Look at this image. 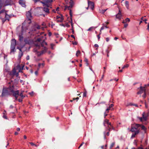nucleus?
<instances>
[{"mask_svg":"<svg viewBox=\"0 0 149 149\" xmlns=\"http://www.w3.org/2000/svg\"><path fill=\"white\" fill-rule=\"evenodd\" d=\"M57 18L58 19L57 21L59 22H62L63 19V17L62 16H57Z\"/></svg>","mask_w":149,"mask_h":149,"instance_id":"obj_20","label":"nucleus"},{"mask_svg":"<svg viewBox=\"0 0 149 149\" xmlns=\"http://www.w3.org/2000/svg\"><path fill=\"white\" fill-rule=\"evenodd\" d=\"M9 92H11L12 93V91L13 90V91H15V89L14 88L13 86H10L8 88Z\"/></svg>","mask_w":149,"mask_h":149,"instance_id":"obj_22","label":"nucleus"},{"mask_svg":"<svg viewBox=\"0 0 149 149\" xmlns=\"http://www.w3.org/2000/svg\"><path fill=\"white\" fill-rule=\"evenodd\" d=\"M85 62L86 63V65L87 66H88V59H86V58H85Z\"/></svg>","mask_w":149,"mask_h":149,"instance_id":"obj_34","label":"nucleus"},{"mask_svg":"<svg viewBox=\"0 0 149 149\" xmlns=\"http://www.w3.org/2000/svg\"><path fill=\"white\" fill-rule=\"evenodd\" d=\"M31 10V9L30 10L27 12L26 13V16L28 19V22L29 24L31 22V18L32 17Z\"/></svg>","mask_w":149,"mask_h":149,"instance_id":"obj_9","label":"nucleus"},{"mask_svg":"<svg viewBox=\"0 0 149 149\" xmlns=\"http://www.w3.org/2000/svg\"><path fill=\"white\" fill-rule=\"evenodd\" d=\"M52 35V33H51L50 32H49V33H48V35L49 36H50Z\"/></svg>","mask_w":149,"mask_h":149,"instance_id":"obj_62","label":"nucleus"},{"mask_svg":"<svg viewBox=\"0 0 149 149\" xmlns=\"http://www.w3.org/2000/svg\"><path fill=\"white\" fill-rule=\"evenodd\" d=\"M23 55V53L22 52H20L18 55V57L19 58H20Z\"/></svg>","mask_w":149,"mask_h":149,"instance_id":"obj_28","label":"nucleus"},{"mask_svg":"<svg viewBox=\"0 0 149 149\" xmlns=\"http://www.w3.org/2000/svg\"><path fill=\"white\" fill-rule=\"evenodd\" d=\"M141 125V128L143 130H144L145 131V132H146V131L147 129L146 128L144 125Z\"/></svg>","mask_w":149,"mask_h":149,"instance_id":"obj_27","label":"nucleus"},{"mask_svg":"<svg viewBox=\"0 0 149 149\" xmlns=\"http://www.w3.org/2000/svg\"><path fill=\"white\" fill-rule=\"evenodd\" d=\"M42 26H44V27H46V25H45V23L43 22L42 23Z\"/></svg>","mask_w":149,"mask_h":149,"instance_id":"obj_47","label":"nucleus"},{"mask_svg":"<svg viewBox=\"0 0 149 149\" xmlns=\"http://www.w3.org/2000/svg\"><path fill=\"white\" fill-rule=\"evenodd\" d=\"M125 5L127 9H129V2L127 1H126L125 2Z\"/></svg>","mask_w":149,"mask_h":149,"instance_id":"obj_25","label":"nucleus"},{"mask_svg":"<svg viewBox=\"0 0 149 149\" xmlns=\"http://www.w3.org/2000/svg\"><path fill=\"white\" fill-rule=\"evenodd\" d=\"M113 106V104H111L109 106V107L110 108L111 107H112Z\"/></svg>","mask_w":149,"mask_h":149,"instance_id":"obj_54","label":"nucleus"},{"mask_svg":"<svg viewBox=\"0 0 149 149\" xmlns=\"http://www.w3.org/2000/svg\"><path fill=\"white\" fill-rule=\"evenodd\" d=\"M38 11L39 10L40 11L43 10L47 14H49V9L47 7H44L43 8H39L38 9Z\"/></svg>","mask_w":149,"mask_h":149,"instance_id":"obj_11","label":"nucleus"},{"mask_svg":"<svg viewBox=\"0 0 149 149\" xmlns=\"http://www.w3.org/2000/svg\"><path fill=\"white\" fill-rule=\"evenodd\" d=\"M139 132V130H138L136 131L134 133L132 134V136H131V138H133L135 137V136L136 135L138 134Z\"/></svg>","mask_w":149,"mask_h":149,"instance_id":"obj_24","label":"nucleus"},{"mask_svg":"<svg viewBox=\"0 0 149 149\" xmlns=\"http://www.w3.org/2000/svg\"><path fill=\"white\" fill-rule=\"evenodd\" d=\"M140 126H141L139 124H134V127L131 128L130 131L132 132H135L137 128Z\"/></svg>","mask_w":149,"mask_h":149,"instance_id":"obj_12","label":"nucleus"},{"mask_svg":"<svg viewBox=\"0 0 149 149\" xmlns=\"http://www.w3.org/2000/svg\"><path fill=\"white\" fill-rule=\"evenodd\" d=\"M104 126H106V124L108 125L109 127V125L111 127H112L111 123L109 122V120L108 119H105L104 123Z\"/></svg>","mask_w":149,"mask_h":149,"instance_id":"obj_18","label":"nucleus"},{"mask_svg":"<svg viewBox=\"0 0 149 149\" xmlns=\"http://www.w3.org/2000/svg\"><path fill=\"white\" fill-rule=\"evenodd\" d=\"M3 117L6 119H7V116L6 115H3Z\"/></svg>","mask_w":149,"mask_h":149,"instance_id":"obj_45","label":"nucleus"},{"mask_svg":"<svg viewBox=\"0 0 149 149\" xmlns=\"http://www.w3.org/2000/svg\"><path fill=\"white\" fill-rule=\"evenodd\" d=\"M128 26V24H124V27L125 28H126Z\"/></svg>","mask_w":149,"mask_h":149,"instance_id":"obj_56","label":"nucleus"},{"mask_svg":"<svg viewBox=\"0 0 149 149\" xmlns=\"http://www.w3.org/2000/svg\"><path fill=\"white\" fill-rule=\"evenodd\" d=\"M143 17H142V18H141V19L142 20H143V21H145V23H146H146H147V22H146V21L147 20H146V19H144V20H143Z\"/></svg>","mask_w":149,"mask_h":149,"instance_id":"obj_49","label":"nucleus"},{"mask_svg":"<svg viewBox=\"0 0 149 149\" xmlns=\"http://www.w3.org/2000/svg\"><path fill=\"white\" fill-rule=\"evenodd\" d=\"M84 142H83L79 146V148L83 144H84Z\"/></svg>","mask_w":149,"mask_h":149,"instance_id":"obj_63","label":"nucleus"},{"mask_svg":"<svg viewBox=\"0 0 149 149\" xmlns=\"http://www.w3.org/2000/svg\"><path fill=\"white\" fill-rule=\"evenodd\" d=\"M38 72L37 71H36L35 72V74L36 75H37L38 74Z\"/></svg>","mask_w":149,"mask_h":149,"instance_id":"obj_51","label":"nucleus"},{"mask_svg":"<svg viewBox=\"0 0 149 149\" xmlns=\"http://www.w3.org/2000/svg\"><path fill=\"white\" fill-rule=\"evenodd\" d=\"M110 108L109 107L108 108H107L106 110V112H107V113H108L109 112V110H110Z\"/></svg>","mask_w":149,"mask_h":149,"instance_id":"obj_39","label":"nucleus"},{"mask_svg":"<svg viewBox=\"0 0 149 149\" xmlns=\"http://www.w3.org/2000/svg\"><path fill=\"white\" fill-rule=\"evenodd\" d=\"M54 25H55L52 22L49 23V26L51 27L52 28H53L54 26Z\"/></svg>","mask_w":149,"mask_h":149,"instance_id":"obj_29","label":"nucleus"},{"mask_svg":"<svg viewBox=\"0 0 149 149\" xmlns=\"http://www.w3.org/2000/svg\"><path fill=\"white\" fill-rule=\"evenodd\" d=\"M80 54V52L79 50H78L76 53V56H78Z\"/></svg>","mask_w":149,"mask_h":149,"instance_id":"obj_32","label":"nucleus"},{"mask_svg":"<svg viewBox=\"0 0 149 149\" xmlns=\"http://www.w3.org/2000/svg\"><path fill=\"white\" fill-rule=\"evenodd\" d=\"M25 24L24 22L23 23L22 26V32L21 33H17L19 38V40L20 41H22L23 40V37L22 36V33L26 32V30L28 29V28L27 27H25L24 26Z\"/></svg>","mask_w":149,"mask_h":149,"instance_id":"obj_4","label":"nucleus"},{"mask_svg":"<svg viewBox=\"0 0 149 149\" xmlns=\"http://www.w3.org/2000/svg\"><path fill=\"white\" fill-rule=\"evenodd\" d=\"M7 11L4 10H2L0 11V18H1L2 21L4 22L6 20H9L10 18L13 15H8L7 14Z\"/></svg>","mask_w":149,"mask_h":149,"instance_id":"obj_1","label":"nucleus"},{"mask_svg":"<svg viewBox=\"0 0 149 149\" xmlns=\"http://www.w3.org/2000/svg\"><path fill=\"white\" fill-rule=\"evenodd\" d=\"M0 0L1 2V3H0V8H1L3 6V1H2V0Z\"/></svg>","mask_w":149,"mask_h":149,"instance_id":"obj_33","label":"nucleus"},{"mask_svg":"<svg viewBox=\"0 0 149 149\" xmlns=\"http://www.w3.org/2000/svg\"><path fill=\"white\" fill-rule=\"evenodd\" d=\"M65 1L67 5L65 6L64 10H69L70 14V16L72 17V12L71 9L73 7L74 4V2L72 0H65Z\"/></svg>","mask_w":149,"mask_h":149,"instance_id":"obj_2","label":"nucleus"},{"mask_svg":"<svg viewBox=\"0 0 149 149\" xmlns=\"http://www.w3.org/2000/svg\"><path fill=\"white\" fill-rule=\"evenodd\" d=\"M33 28L31 30L32 31H35L36 30V28L37 29H39L40 28V26L39 25H37L35 24L33 26Z\"/></svg>","mask_w":149,"mask_h":149,"instance_id":"obj_21","label":"nucleus"},{"mask_svg":"<svg viewBox=\"0 0 149 149\" xmlns=\"http://www.w3.org/2000/svg\"><path fill=\"white\" fill-rule=\"evenodd\" d=\"M129 66V65L127 64L125 65H124L122 68V69H123L125 68H127Z\"/></svg>","mask_w":149,"mask_h":149,"instance_id":"obj_35","label":"nucleus"},{"mask_svg":"<svg viewBox=\"0 0 149 149\" xmlns=\"http://www.w3.org/2000/svg\"><path fill=\"white\" fill-rule=\"evenodd\" d=\"M107 112H105L104 113V118H105V117L106 116H107Z\"/></svg>","mask_w":149,"mask_h":149,"instance_id":"obj_44","label":"nucleus"},{"mask_svg":"<svg viewBox=\"0 0 149 149\" xmlns=\"http://www.w3.org/2000/svg\"><path fill=\"white\" fill-rule=\"evenodd\" d=\"M12 93L13 95L15 98V100L16 101L17 100L18 96H19V90H17L13 91V90H12Z\"/></svg>","mask_w":149,"mask_h":149,"instance_id":"obj_10","label":"nucleus"},{"mask_svg":"<svg viewBox=\"0 0 149 149\" xmlns=\"http://www.w3.org/2000/svg\"><path fill=\"white\" fill-rule=\"evenodd\" d=\"M88 7L87 8V9H88V8L89 7L92 10H93L94 8V3L91 1H88Z\"/></svg>","mask_w":149,"mask_h":149,"instance_id":"obj_14","label":"nucleus"},{"mask_svg":"<svg viewBox=\"0 0 149 149\" xmlns=\"http://www.w3.org/2000/svg\"><path fill=\"white\" fill-rule=\"evenodd\" d=\"M54 45L53 44H51V48L52 49H53V47Z\"/></svg>","mask_w":149,"mask_h":149,"instance_id":"obj_55","label":"nucleus"},{"mask_svg":"<svg viewBox=\"0 0 149 149\" xmlns=\"http://www.w3.org/2000/svg\"><path fill=\"white\" fill-rule=\"evenodd\" d=\"M121 17L122 14L121 12L119 10L118 13L116 15V18L120 19H121Z\"/></svg>","mask_w":149,"mask_h":149,"instance_id":"obj_19","label":"nucleus"},{"mask_svg":"<svg viewBox=\"0 0 149 149\" xmlns=\"http://www.w3.org/2000/svg\"><path fill=\"white\" fill-rule=\"evenodd\" d=\"M86 92H85L83 93V96L84 97H86Z\"/></svg>","mask_w":149,"mask_h":149,"instance_id":"obj_43","label":"nucleus"},{"mask_svg":"<svg viewBox=\"0 0 149 149\" xmlns=\"http://www.w3.org/2000/svg\"><path fill=\"white\" fill-rule=\"evenodd\" d=\"M100 34H99V35H98L97 36V37L98 38V40H99L100 39Z\"/></svg>","mask_w":149,"mask_h":149,"instance_id":"obj_59","label":"nucleus"},{"mask_svg":"<svg viewBox=\"0 0 149 149\" xmlns=\"http://www.w3.org/2000/svg\"><path fill=\"white\" fill-rule=\"evenodd\" d=\"M43 44H45V45H47V43L46 42H45L44 40L43 41V42H42V43L41 44V45L42 46V45Z\"/></svg>","mask_w":149,"mask_h":149,"instance_id":"obj_48","label":"nucleus"},{"mask_svg":"<svg viewBox=\"0 0 149 149\" xmlns=\"http://www.w3.org/2000/svg\"><path fill=\"white\" fill-rule=\"evenodd\" d=\"M10 95V92L8 88H3L1 96H7Z\"/></svg>","mask_w":149,"mask_h":149,"instance_id":"obj_7","label":"nucleus"},{"mask_svg":"<svg viewBox=\"0 0 149 149\" xmlns=\"http://www.w3.org/2000/svg\"><path fill=\"white\" fill-rule=\"evenodd\" d=\"M95 28H96L95 27H93V26L91 27L88 29V31H91L92 30V29H95Z\"/></svg>","mask_w":149,"mask_h":149,"instance_id":"obj_31","label":"nucleus"},{"mask_svg":"<svg viewBox=\"0 0 149 149\" xmlns=\"http://www.w3.org/2000/svg\"><path fill=\"white\" fill-rule=\"evenodd\" d=\"M29 143L30 144L31 146H34V145H35V144L33 142H30Z\"/></svg>","mask_w":149,"mask_h":149,"instance_id":"obj_50","label":"nucleus"},{"mask_svg":"<svg viewBox=\"0 0 149 149\" xmlns=\"http://www.w3.org/2000/svg\"><path fill=\"white\" fill-rule=\"evenodd\" d=\"M19 3L23 7H25L26 6L24 0H19Z\"/></svg>","mask_w":149,"mask_h":149,"instance_id":"obj_17","label":"nucleus"},{"mask_svg":"<svg viewBox=\"0 0 149 149\" xmlns=\"http://www.w3.org/2000/svg\"><path fill=\"white\" fill-rule=\"evenodd\" d=\"M148 116L149 114L148 113H146L145 112H143L142 114V117H138V118L141 122H143L147 120Z\"/></svg>","mask_w":149,"mask_h":149,"instance_id":"obj_6","label":"nucleus"},{"mask_svg":"<svg viewBox=\"0 0 149 149\" xmlns=\"http://www.w3.org/2000/svg\"><path fill=\"white\" fill-rule=\"evenodd\" d=\"M12 74L13 75H15L16 77H18L19 75L18 72H16V69H14L12 71Z\"/></svg>","mask_w":149,"mask_h":149,"instance_id":"obj_23","label":"nucleus"},{"mask_svg":"<svg viewBox=\"0 0 149 149\" xmlns=\"http://www.w3.org/2000/svg\"><path fill=\"white\" fill-rule=\"evenodd\" d=\"M16 44V41L15 39H12L11 40V52H14L15 48V46Z\"/></svg>","mask_w":149,"mask_h":149,"instance_id":"obj_8","label":"nucleus"},{"mask_svg":"<svg viewBox=\"0 0 149 149\" xmlns=\"http://www.w3.org/2000/svg\"><path fill=\"white\" fill-rule=\"evenodd\" d=\"M102 25L103 26L101 28V29H100V34H101V33H101V30H103L105 28V27H104L105 26L104 25V24H103Z\"/></svg>","mask_w":149,"mask_h":149,"instance_id":"obj_30","label":"nucleus"},{"mask_svg":"<svg viewBox=\"0 0 149 149\" xmlns=\"http://www.w3.org/2000/svg\"><path fill=\"white\" fill-rule=\"evenodd\" d=\"M10 108L13 109V107L12 105H11L10 107Z\"/></svg>","mask_w":149,"mask_h":149,"instance_id":"obj_64","label":"nucleus"},{"mask_svg":"<svg viewBox=\"0 0 149 149\" xmlns=\"http://www.w3.org/2000/svg\"><path fill=\"white\" fill-rule=\"evenodd\" d=\"M145 104L146 108H148V107L147 105L146 102H145Z\"/></svg>","mask_w":149,"mask_h":149,"instance_id":"obj_53","label":"nucleus"},{"mask_svg":"<svg viewBox=\"0 0 149 149\" xmlns=\"http://www.w3.org/2000/svg\"><path fill=\"white\" fill-rule=\"evenodd\" d=\"M13 1L12 0H6L4 3V6H6L12 5L13 4Z\"/></svg>","mask_w":149,"mask_h":149,"instance_id":"obj_13","label":"nucleus"},{"mask_svg":"<svg viewBox=\"0 0 149 149\" xmlns=\"http://www.w3.org/2000/svg\"><path fill=\"white\" fill-rule=\"evenodd\" d=\"M134 144L136 146L137 145V142L136 140H134Z\"/></svg>","mask_w":149,"mask_h":149,"instance_id":"obj_46","label":"nucleus"},{"mask_svg":"<svg viewBox=\"0 0 149 149\" xmlns=\"http://www.w3.org/2000/svg\"><path fill=\"white\" fill-rule=\"evenodd\" d=\"M94 46L95 47H99V46L97 44H95V45H94Z\"/></svg>","mask_w":149,"mask_h":149,"instance_id":"obj_52","label":"nucleus"},{"mask_svg":"<svg viewBox=\"0 0 149 149\" xmlns=\"http://www.w3.org/2000/svg\"><path fill=\"white\" fill-rule=\"evenodd\" d=\"M130 21V19L129 18H127L125 19V22H129Z\"/></svg>","mask_w":149,"mask_h":149,"instance_id":"obj_36","label":"nucleus"},{"mask_svg":"<svg viewBox=\"0 0 149 149\" xmlns=\"http://www.w3.org/2000/svg\"><path fill=\"white\" fill-rule=\"evenodd\" d=\"M106 40L107 42H108L109 40V38H107L106 39Z\"/></svg>","mask_w":149,"mask_h":149,"instance_id":"obj_60","label":"nucleus"},{"mask_svg":"<svg viewBox=\"0 0 149 149\" xmlns=\"http://www.w3.org/2000/svg\"><path fill=\"white\" fill-rule=\"evenodd\" d=\"M23 93V92H22L20 93H19V95L21 97V98H23L24 97H25V96L24 95Z\"/></svg>","mask_w":149,"mask_h":149,"instance_id":"obj_26","label":"nucleus"},{"mask_svg":"<svg viewBox=\"0 0 149 149\" xmlns=\"http://www.w3.org/2000/svg\"><path fill=\"white\" fill-rule=\"evenodd\" d=\"M147 29L149 31V23H148V27L147 28Z\"/></svg>","mask_w":149,"mask_h":149,"instance_id":"obj_61","label":"nucleus"},{"mask_svg":"<svg viewBox=\"0 0 149 149\" xmlns=\"http://www.w3.org/2000/svg\"><path fill=\"white\" fill-rule=\"evenodd\" d=\"M23 98H19L18 99V101L19 102H22V99Z\"/></svg>","mask_w":149,"mask_h":149,"instance_id":"obj_42","label":"nucleus"},{"mask_svg":"<svg viewBox=\"0 0 149 149\" xmlns=\"http://www.w3.org/2000/svg\"><path fill=\"white\" fill-rule=\"evenodd\" d=\"M145 92V89L144 87L140 86V91L137 92V94H140L143 92Z\"/></svg>","mask_w":149,"mask_h":149,"instance_id":"obj_16","label":"nucleus"},{"mask_svg":"<svg viewBox=\"0 0 149 149\" xmlns=\"http://www.w3.org/2000/svg\"><path fill=\"white\" fill-rule=\"evenodd\" d=\"M36 48L34 49V52L35 53V54L38 56H39L45 53L47 50V48L45 47L44 48V49L41 52H38L37 50V49L39 48L40 46L38 45H36Z\"/></svg>","mask_w":149,"mask_h":149,"instance_id":"obj_3","label":"nucleus"},{"mask_svg":"<svg viewBox=\"0 0 149 149\" xmlns=\"http://www.w3.org/2000/svg\"><path fill=\"white\" fill-rule=\"evenodd\" d=\"M26 59L27 60H29V56H27L26 57Z\"/></svg>","mask_w":149,"mask_h":149,"instance_id":"obj_58","label":"nucleus"},{"mask_svg":"<svg viewBox=\"0 0 149 149\" xmlns=\"http://www.w3.org/2000/svg\"><path fill=\"white\" fill-rule=\"evenodd\" d=\"M107 10V9H104V10H102V11H101V12L102 13H104L106 11V10Z\"/></svg>","mask_w":149,"mask_h":149,"instance_id":"obj_38","label":"nucleus"},{"mask_svg":"<svg viewBox=\"0 0 149 149\" xmlns=\"http://www.w3.org/2000/svg\"><path fill=\"white\" fill-rule=\"evenodd\" d=\"M41 3L43 4V6H46L47 7L51 8L50 6L51 5V3L53 1L52 0H38Z\"/></svg>","mask_w":149,"mask_h":149,"instance_id":"obj_5","label":"nucleus"},{"mask_svg":"<svg viewBox=\"0 0 149 149\" xmlns=\"http://www.w3.org/2000/svg\"><path fill=\"white\" fill-rule=\"evenodd\" d=\"M20 82L21 83H22V84L23 85L24 84V82H23V81L22 80H20Z\"/></svg>","mask_w":149,"mask_h":149,"instance_id":"obj_57","label":"nucleus"},{"mask_svg":"<svg viewBox=\"0 0 149 149\" xmlns=\"http://www.w3.org/2000/svg\"><path fill=\"white\" fill-rule=\"evenodd\" d=\"M144 94L142 96V97L143 98H145L146 97V93L145 92H144Z\"/></svg>","mask_w":149,"mask_h":149,"instance_id":"obj_41","label":"nucleus"},{"mask_svg":"<svg viewBox=\"0 0 149 149\" xmlns=\"http://www.w3.org/2000/svg\"><path fill=\"white\" fill-rule=\"evenodd\" d=\"M24 65H22L21 66H20V65L18 64L16 66L17 69L19 70V72H22V70L24 67Z\"/></svg>","mask_w":149,"mask_h":149,"instance_id":"obj_15","label":"nucleus"},{"mask_svg":"<svg viewBox=\"0 0 149 149\" xmlns=\"http://www.w3.org/2000/svg\"><path fill=\"white\" fill-rule=\"evenodd\" d=\"M115 144V143H112V144H111V146H110V148H111L114 146V145Z\"/></svg>","mask_w":149,"mask_h":149,"instance_id":"obj_37","label":"nucleus"},{"mask_svg":"<svg viewBox=\"0 0 149 149\" xmlns=\"http://www.w3.org/2000/svg\"><path fill=\"white\" fill-rule=\"evenodd\" d=\"M71 25H72V29H71V30L72 31V33L73 34H74V31L73 29V25H72V23Z\"/></svg>","mask_w":149,"mask_h":149,"instance_id":"obj_40","label":"nucleus"}]
</instances>
